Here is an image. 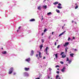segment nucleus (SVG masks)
<instances>
[{
	"instance_id": "1",
	"label": "nucleus",
	"mask_w": 79,
	"mask_h": 79,
	"mask_svg": "<svg viewBox=\"0 0 79 79\" xmlns=\"http://www.w3.org/2000/svg\"><path fill=\"white\" fill-rule=\"evenodd\" d=\"M10 70L9 72V74H11L12 73H13V68L11 67L10 69Z\"/></svg>"
},
{
	"instance_id": "2",
	"label": "nucleus",
	"mask_w": 79,
	"mask_h": 79,
	"mask_svg": "<svg viewBox=\"0 0 79 79\" xmlns=\"http://www.w3.org/2000/svg\"><path fill=\"white\" fill-rule=\"evenodd\" d=\"M23 75L25 77H27V76H29V74L27 73L26 72H24L23 73Z\"/></svg>"
},
{
	"instance_id": "3",
	"label": "nucleus",
	"mask_w": 79,
	"mask_h": 79,
	"mask_svg": "<svg viewBox=\"0 0 79 79\" xmlns=\"http://www.w3.org/2000/svg\"><path fill=\"white\" fill-rule=\"evenodd\" d=\"M65 69L66 67H64L63 69L61 70V71H62V73H64Z\"/></svg>"
},
{
	"instance_id": "4",
	"label": "nucleus",
	"mask_w": 79,
	"mask_h": 79,
	"mask_svg": "<svg viewBox=\"0 0 79 79\" xmlns=\"http://www.w3.org/2000/svg\"><path fill=\"white\" fill-rule=\"evenodd\" d=\"M24 69L26 71H27L29 70V68L25 67L24 68Z\"/></svg>"
},
{
	"instance_id": "5",
	"label": "nucleus",
	"mask_w": 79,
	"mask_h": 79,
	"mask_svg": "<svg viewBox=\"0 0 79 79\" xmlns=\"http://www.w3.org/2000/svg\"><path fill=\"white\" fill-rule=\"evenodd\" d=\"M68 45H69V42L65 43V44L64 45V47H66Z\"/></svg>"
},
{
	"instance_id": "6",
	"label": "nucleus",
	"mask_w": 79,
	"mask_h": 79,
	"mask_svg": "<svg viewBox=\"0 0 79 79\" xmlns=\"http://www.w3.org/2000/svg\"><path fill=\"white\" fill-rule=\"evenodd\" d=\"M30 60H31V58H28L27 59H26L25 61L28 62L30 61Z\"/></svg>"
},
{
	"instance_id": "7",
	"label": "nucleus",
	"mask_w": 79,
	"mask_h": 79,
	"mask_svg": "<svg viewBox=\"0 0 79 79\" xmlns=\"http://www.w3.org/2000/svg\"><path fill=\"white\" fill-rule=\"evenodd\" d=\"M34 51L33 50H31V53L30 54V55L31 56H32L34 55Z\"/></svg>"
},
{
	"instance_id": "8",
	"label": "nucleus",
	"mask_w": 79,
	"mask_h": 79,
	"mask_svg": "<svg viewBox=\"0 0 79 79\" xmlns=\"http://www.w3.org/2000/svg\"><path fill=\"white\" fill-rule=\"evenodd\" d=\"M65 32H66V31H64L62 33L60 34L59 35V37H60V36H61V35H63V34H64V33Z\"/></svg>"
},
{
	"instance_id": "9",
	"label": "nucleus",
	"mask_w": 79,
	"mask_h": 79,
	"mask_svg": "<svg viewBox=\"0 0 79 79\" xmlns=\"http://www.w3.org/2000/svg\"><path fill=\"white\" fill-rule=\"evenodd\" d=\"M35 21V19H31L30 20V21Z\"/></svg>"
},
{
	"instance_id": "10",
	"label": "nucleus",
	"mask_w": 79,
	"mask_h": 79,
	"mask_svg": "<svg viewBox=\"0 0 79 79\" xmlns=\"http://www.w3.org/2000/svg\"><path fill=\"white\" fill-rule=\"evenodd\" d=\"M48 47H47L45 49V50L44 51V52H45V51H48Z\"/></svg>"
},
{
	"instance_id": "11",
	"label": "nucleus",
	"mask_w": 79,
	"mask_h": 79,
	"mask_svg": "<svg viewBox=\"0 0 79 79\" xmlns=\"http://www.w3.org/2000/svg\"><path fill=\"white\" fill-rule=\"evenodd\" d=\"M41 52H39V56L40 58H41V57H42V56H41Z\"/></svg>"
},
{
	"instance_id": "12",
	"label": "nucleus",
	"mask_w": 79,
	"mask_h": 79,
	"mask_svg": "<svg viewBox=\"0 0 79 79\" xmlns=\"http://www.w3.org/2000/svg\"><path fill=\"white\" fill-rule=\"evenodd\" d=\"M66 55H63L62 56V58H64L66 57Z\"/></svg>"
},
{
	"instance_id": "13",
	"label": "nucleus",
	"mask_w": 79,
	"mask_h": 79,
	"mask_svg": "<svg viewBox=\"0 0 79 79\" xmlns=\"http://www.w3.org/2000/svg\"><path fill=\"white\" fill-rule=\"evenodd\" d=\"M62 7L61 6H57V8L59 9H61L62 8Z\"/></svg>"
},
{
	"instance_id": "14",
	"label": "nucleus",
	"mask_w": 79,
	"mask_h": 79,
	"mask_svg": "<svg viewBox=\"0 0 79 79\" xmlns=\"http://www.w3.org/2000/svg\"><path fill=\"white\" fill-rule=\"evenodd\" d=\"M54 55H55V56L56 58H58V54H54Z\"/></svg>"
},
{
	"instance_id": "15",
	"label": "nucleus",
	"mask_w": 79,
	"mask_h": 79,
	"mask_svg": "<svg viewBox=\"0 0 79 79\" xmlns=\"http://www.w3.org/2000/svg\"><path fill=\"white\" fill-rule=\"evenodd\" d=\"M58 4V2H55L53 3L54 5H56Z\"/></svg>"
},
{
	"instance_id": "16",
	"label": "nucleus",
	"mask_w": 79,
	"mask_h": 79,
	"mask_svg": "<svg viewBox=\"0 0 79 79\" xmlns=\"http://www.w3.org/2000/svg\"><path fill=\"white\" fill-rule=\"evenodd\" d=\"M70 56H71L72 57H73V56L74 55V54L73 53H72L71 54H70Z\"/></svg>"
},
{
	"instance_id": "17",
	"label": "nucleus",
	"mask_w": 79,
	"mask_h": 79,
	"mask_svg": "<svg viewBox=\"0 0 79 79\" xmlns=\"http://www.w3.org/2000/svg\"><path fill=\"white\" fill-rule=\"evenodd\" d=\"M71 62H72V60H71H71L69 61V64H70L71 63Z\"/></svg>"
},
{
	"instance_id": "18",
	"label": "nucleus",
	"mask_w": 79,
	"mask_h": 79,
	"mask_svg": "<svg viewBox=\"0 0 79 79\" xmlns=\"http://www.w3.org/2000/svg\"><path fill=\"white\" fill-rule=\"evenodd\" d=\"M56 12L57 13H60V11L59 10H58L56 9Z\"/></svg>"
},
{
	"instance_id": "19",
	"label": "nucleus",
	"mask_w": 79,
	"mask_h": 79,
	"mask_svg": "<svg viewBox=\"0 0 79 79\" xmlns=\"http://www.w3.org/2000/svg\"><path fill=\"white\" fill-rule=\"evenodd\" d=\"M2 53L3 54H6V51H4L3 52H2Z\"/></svg>"
},
{
	"instance_id": "20",
	"label": "nucleus",
	"mask_w": 79,
	"mask_h": 79,
	"mask_svg": "<svg viewBox=\"0 0 79 79\" xmlns=\"http://www.w3.org/2000/svg\"><path fill=\"white\" fill-rule=\"evenodd\" d=\"M42 47H43V44H42L40 46V49H41L42 48Z\"/></svg>"
},
{
	"instance_id": "21",
	"label": "nucleus",
	"mask_w": 79,
	"mask_h": 79,
	"mask_svg": "<svg viewBox=\"0 0 79 79\" xmlns=\"http://www.w3.org/2000/svg\"><path fill=\"white\" fill-rule=\"evenodd\" d=\"M51 14H52V12H50L47 13V15H51Z\"/></svg>"
},
{
	"instance_id": "22",
	"label": "nucleus",
	"mask_w": 79,
	"mask_h": 79,
	"mask_svg": "<svg viewBox=\"0 0 79 79\" xmlns=\"http://www.w3.org/2000/svg\"><path fill=\"white\" fill-rule=\"evenodd\" d=\"M59 77V75H58L56 76V79H58V78Z\"/></svg>"
},
{
	"instance_id": "23",
	"label": "nucleus",
	"mask_w": 79,
	"mask_h": 79,
	"mask_svg": "<svg viewBox=\"0 0 79 79\" xmlns=\"http://www.w3.org/2000/svg\"><path fill=\"white\" fill-rule=\"evenodd\" d=\"M43 7H44V8L45 9H46V8H47V6H43Z\"/></svg>"
},
{
	"instance_id": "24",
	"label": "nucleus",
	"mask_w": 79,
	"mask_h": 79,
	"mask_svg": "<svg viewBox=\"0 0 79 79\" xmlns=\"http://www.w3.org/2000/svg\"><path fill=\"white\" fill-rule=\"evenodd\" d=\"M60 63L62 64H64V62L63 61H60Z\"/></svg>"
},
{
	"instance_id": "25",
	"label": "nucleus",
	"mask_w": 79,
	"mask_h": 79,
	"mask_svg": "<svg viewBox=\"0 0 79 79\" xmlns=\"http://www.w3.org/2000/svg\"><path fill=\"white\" fill-rule=\"evenodd\" d=\"M67 60H66V61H69V58H68V57H67Z\"/></svg>"
},
{
	"instance_id": "26",
	"label": "nucleus",
	"mask_w": 79,
	"mask_h": 79,
	"mask_svg": "<svg viewBox=\"0 0 79 79\" xmlns=\"http://www.w3.org/2000/svg\"><path fill=\"white\" fill-rule=\"evenodd\" d=\"M45 52L46 54H47V55H48V51H45Z\"/></svg>"
},
{
	"instance_id": "27",
	"label": "nucleus",
	"mask_w": 79,
	"mask_h": 79,
	"mask_svg": "<svg viewBox=\"0 0 79 79\" xmlns=\"http://www.w3.org/2000/svg\"><path fill=\"white\" fill-rule=\"evenodd\" d=\"M78 8V6H77L75 7V9H77Z\"/></svg>"
},
{
	"instance_id": "28",
	"label": "nucleus",
	"mask_w": 79,
	"mask_h": 79,
	"mask_svg": "<svg viewBox=\"0 0 79 79\" xmlns=\"http://www.w3.org/2000/svg\"><path fill=\"white\" fill-rule=\"evenodd\" d=\"M38 10H40V6H39L38 7Z\"/></svg>"
},
{
	"instance_id": "29",
	"label": "nucleus",
	"mask_w": 79,
	"mask_h": 79,
	"mask_svg": "<svg viewBox=\"0 0 79 79\" xmlns=\"http://www.w3.org/2000/svg\"><path fill=\"white\" fill-rule=\"evenodd\" d=\"M59 67H60V66L58 65H57L56 66V68H59Z\"/></svg>"
},
{
	"instance_id": "30",
	"label": "nucleus",
	"mask_w": 79,
	"mask_h": 79,
	"mask_svg": "<svg viewBox=\"0 0 79 79\" xmlns=\"http://www.w3.org/2000/svg\"><path fill=\"white\" fill-rule=\"evenodd\" d=\"M41 42H42V43H44V40H42Z\"/></svg>"
},
{
	"instance_id": "31",
	"label": "nucleus",
	"mask_w": 79,
	"mask_h": 79,
	"mask_svg": "<svg viewBox=\"0 0 79 79\" xmlns=\"http://www.w3.org/2000/svg\"><path fill=\"white\" fill-rule=\"evenodd\" d=\"M59 6H61V4L59 3L58 4Z\"/></svg>"
},
{
	"instance_id": "32",
	"label": "nucleus",
	"mask_w": 79,
	"mask_h": 79,
	"mask_svg": "<svg viewBox=\"0 0 79 79\" xmlns=\"http://www.w3.org/2000/svg\"><path fill=\"white\" fill-rule=\"evenodd\" d=\"M60 45H58L57 47V48H60Z\"/></svg>"
},
{
	"instance_id": "33",
	"label": "nucleus",
	"mask_w": 79,
	"mask_h": 79,
	"mask_svg": "<svg viewBox=\"0 0 79 79\" xmlns=\"http://www.w3.org/2000/svg\"><path fill=\"white\" fill-rule=\"evenodd\" d=\"M44 32H45L46 31H47V29H45L44 30Z\"/></svg>"
},
{
	"instance_id": "34",
	"label": "nucleus",
	"mask_w": 79,
	"mask_h": 79,
	"mask_svg": "<svg viewBox=\"0 0 79 79\" xmlns=\"http://www.w3.org/2000/svg\"><path fill=\"white\" fill-rule=\"evenodd\" d=\"M74 51L75 52H77V49H75Z\"/></svg>"
},
{
	"instance_id": "35",
	"label": "nucleus",
	"mask_w": 79,
	"mask_h": 79,
	"mask_svg": "<svg viewBox=\"0 0 79 79\" xmlns=\"http://www.w3.org/2000/svg\"><path fill=\"white\" fill-rule=\"evenodd\" d=\"M56 73H57V74H59L60 73V72L58 71H57L56 72Z\"/></svg>"
},
{
	"instance_id": "36",
	"label": "nucleus",
	"mask_w": 79,
	"mask_h": 79,
	"mask_svg": "<svg viewBox=\"0 0 79 79\" xmlns=\"http://www.w3.org/2000/svg\"><path fill=\"white\" fill-rule=\"evenodd\" d=\"M16 73L15 72L13 74V75H16Z\"/></svg>"
},
{
	"instance_id": "37",
	"label": "nucleus",
	"mask_w": 79,
	"mask_h": 79,
	"mask_svg": "<svg viewBox=\"0 0 79 79\" xmlns=\"http://www.w3.org/2000/svg\"><path fill=\"white\" fill-rule=\"evenodd\" d=\"M49 71H52V69L50 68H49Z\"/></svg>"
},
{
	"instance_id": "38",
	"label": "nucleus",
	"mask_w": 79,
	"mask_h": 79,
	"mask_svg": "<svg viewBox=\"0 0 79 79\" xmlns=\"http://www.w3.org/2000/svg\"><path fill=\"white\" fill-rule=\"evenodd\" d=\"M63 53H64V52H62L60 54V55H62V54H63Z\"/></svg>"
},
{
	"instance_id": "39",
	"label": "nucleus",
	"mask_w": 79,
	"mask_h": 79,
	"mask_svg": "<svg viewBox=\"0 0 79 79\" xmlns=\"http://www.w3.org/2000/svg\"><path fill=\"white\" fill-rule=\"evenodd\" d=\"M54 45H55V46H56V42L55 43Z\"/></svg>"
},
{
	"instance_id": "40",
	"label": "nucleus",
	"mask_w": 79,
	"mask_h": 79,
	"mask_svg": "<svg viewBox=\"0 0 79 79\" xmlns=\"http://www.w3.org/2000/svg\"><path fill=\"white\" fill-rule=\"evenodd\" d=\"M70 39H71L69 37L68 39V41H69V40Z\"/></svg>"
},
{
	"instance_id": "41",
	"label": "nucleus",
	"mask_w": 79,
	"mask_h": 79,
	"mask_svg": "<svg viewBox=\"0 0 79 79\" xmlns=\"http://www.w3.org/2000/svg\"><path fill=\"white\" fill-rule=\"evenodd\" d=\"M38 54H36V57H38Z\"/></svg>"
},
{
	"instance_id": "42",
	"label": "nucleus",
	"mask_w": 79,
	"mask_h": 79,
	"mask_svg": "<svg viewBox=\"0 0 79 79\" xmlns=\"http://www.w3.org/2000/svg\"><path fill=\"white\" fill-rule=\"evenodd\" d=\"M44 33H42V34H41V35L42 36H43V35H44Z\"/></svg>"
},
{
	"instance_id": "43",
	"label": "nucleus",
	"mask_w": 79,
	"mask_h": 79,
	"mask_svg": "<svg viewBox=\"0 0 79 79\" xmlns=\"http://www.w3.org/2000/svg\"><path fill=\"white\" fill-rule=\"evenodd\" d=\"M48 79H50V77L48 76Z\"/></svg>"
},
{
	"instance_id": "44",
	"label": "nucleus",
	"mask_w": 79,
	"mask_h": 79,
	"mask_svg": "<svg viewBox=\"0 0 79 79\" xmlns=\"http://www.w3.org/2000/svg\"><path fill=\"white\" fill-rule=\"evenodd\" d=\"M65 52H67V49H66V48H65Z\"/></svg>"
},
{
	"instance_id": "45",
	"label": "nucleus",
	"mask_w": 79,
	"mask_h": 79,
	"mask_svg": "<svg viewBox=\"0 0 79 79\" xmlns=\"http://www.w3.org/2000/svg\"><path fill=\"white\" fill-rule=\"evenodd\" d=\"M49 39H50L51 38V37L50 36H49L48 37Z\"/></svg>"
},
{
	"instance_id": "46",
	"label": "nucleus",
	"mask_w": 79,
	"mask_h": 79,
	"mask_svg": "<svg viewBox=\"0 0 79 79\" xmlns=\"http://www.w3.org/2000/svg\"><path fill=\"white\" fill-rule=\"evenodd\" d=\"M35 79H40V78L39 77L35 78Z\"/></svg>"
},
{
	"instance_id": "47",
	"label": "nucleus",
	"mask_w": 79,
	"mask_h": 79,
	"mask_svg": "<svg viewBox=\"0 0 79 79\" xmlns=\"http://www.w3.org/2000/svg\"><path fill=\"white\" fill-rule=\"evenodd\" d=\"M21 29V27H19V29Z\"/></svg>"
},
{
	"instance_id": "48",
	"label": "nucleus",
	"mask_w": 79,
	"mask_h": 79,
	"mask_svg": "<svg viewBox=\"0 0 79 79\" xmlns=\"http://www.w3.org/2000/svg\"><path fill=\"white\" fill-rule=\"evenodd\" d=\"M73 39H75V37H73Z\"/></svg>"
},
{
	"instance_id": "49",
	"label": "nucleus",
	"mask_w": 79,
	"mask_h": 79,
	"mask_svg": "<svg viewBox=\"0 0 79 79\" xmlns=\"http://www.w3.org/2000/svg\"><path fill=\"white\" fill-rule=\"evenodd\" d=\"M62 28L63 29L64 28V26H63Z\"/></svg>"
},
{
	"instance_id": "50",
	"label": "nucleus",
	"mask_w": 79,
	"mask_h": 79,
	"mask_svg": "<svg viewBox=\"0 0 79 79\" xmlns=\"http://www.w3.org/2000/svg\"><path fill=\"white\" fill-rule=\"evenodd\" d=\"M43 59H45V56H44L43 57Z\"/></svg>"
},
{
	"instance_id": "51",
	"label": "nucleus",
	"mask_w": 79,
	"mask_h": 79,
	"mask_svg": "<svg viewBox=\"0 0 79 79\" xmlns=\"http://www.w3.org/2000/svg\"><path fill=\"white\" fill-rule=\"evenodd\" d=\"M72 23H74V20H72Z\"/></svg>"
},
{
	"instance_id": "52",
	"label": "nucleus",
	"mask_w": 79,
	"mask_h": 79,
	"mask_svg": "<svg viewBox=\"0 0 79 79\" xmlns=\"http://www.w3.org/2000/svg\"><path fill=\"white\" fill-rule=\"evenodd\" d=\"M74 23H75V24H77V22H74Z\"/></svg>"
},
{
	"instance_id": "53",
	"label": "nucleus",
	"mask_w": 79,
	"mask_h": 79,
	"mask_svg": "<svg viewBox=\"0 0 79 79\" xmlns=\"http://www.w3.org/2000/svg\"><path fill=\"white\" fill-rule=\"evenodd\" d=\"M53 33H54V32H52V35H53Z\"/></svg>"
},
{
	"instance_id": "54",
	"label": "nucleus",
	"mask_w": 79,
	"mask_h": 79,
	"mask_svg": "<svg viewBox=\"0 0 79 79\" xmlns=\"http://www.w3.org/2000/svg\"><path fill=\"white\" fill-rule=\"evenodd\" d=\"M42 20H43V19H44V18L42 17Z\"/></svg>"
},
{
	"instance_id": "55",
	"label": "nucleus",
	"mask_w": 79,
	"mask_h": 79,
	"mask_svg": "<svg viewBox=\"0 0 79 79\" xmlns=\"http://www.w3.org/2000/svg\"><path fill=\"white\" fill-rule=\"evenodd\" d=\"M19 31V30H17V32H18Z\"/></svg>"
},
{
	"instance_id": "56",
	"label": "nucleus",
	"mask_w": 79,
	"mask_h": 79,
	"mask_svg": "<svg viewBox=\"0 0 79 79\" xmlns=\"http://www.w3.org/2000/svg\"><path fill=\"white\" fill-rule=\"evenodd\" d=\"M59 69H59V68H58V69H57V70H59Z\"/></svg>"
},
{
	"instance_id": "57",
	"label": "nucleus",
	"mask_w": 79,
	"mask_h": 79,
	"mask_svg": "<svg viewBox=\"0 0 79 79\" xmlns=\"http://www.w3.org/2000/svg\"><path fill=\"white\" fill-rule=\"evenodd\" d=\"M58 79H61V78H59Z\"/></svg>"
},
{
	"instance_id": "58",
	"label": "nucleus",
	"mask_w": 79,
	"mask_h": 79,
	"mask_svg": "<svg viewBox=\"0 0 79 79\" xmlns=\"http://www.w3.org/2000/svg\"><path fill=\"white\" fill-rule=\"evenodd\" d=\"M66 48V49H68V48Z\"/></svg>"
},
{
	"instance_id": "59",
	"label": "nucleus",
	"mask_w": 79,
	"mask_h": 79,
	"mask_svg": "<svg viewBox=\"0 0 79 79\" xmlns=\"http://www.w3.org/2000/svg\"><path fill=\"white\" fill-rule=\"evenodd\" d=\"M56 42H58V40H56Z\"/></svg>"
},
{
	"instance_id": "60",
	"label": "nucleus",
	"mask_w": 79,
	"mask_h": 79,
	"mask_svg": "<svg viewBox=\"0 0 79 79\" xmlns=\"http://www.w3.org/2000/svg\"><path fill=\"white\" fill-rule=\"evenodd\" d=\"M2 48V50H3V48Z\"/></svg>"
},
{
	"instance_id": "61",
	"label": "nucleus",
	"mask_w": 79,
	"mask_h": 79,
	"mask_svg": "<svg viewBox=\"0 0 79 79\" xmlns=\"http://www.w3.org/2000/svg\"><path fill=\"white\" fill-rule=\"evenodd\" d=\"M42 18H43V16H42Z\"/></svg>"
},
{
	"instance_id": "62",
	"label": "nucleus",
	"mask_w": 79,
	"mask_h": 79,
	"mask_svg": "<svg viewBox=\"0 0 79 79\" xmlns=\"http://www.w3.org/2000/svg\"><path fill=\"white\" fill-rule=\"evenodd\" d=\"M66 65H67V66H68V64H67Z\"/></svg>"
},
{
	"instance_id": "63",
	"label": "nucleus",
	"mask_w": 79,
	"mask_h": 79,
	"mask_svg": "<svg viewBox=\"0 0 79 79\" xmlns=\"http://www.w3.org/2000/svg\"><path fill=\"white\" fill-rule=\"evenodd\" d=\"M52 79V78H51V79Z\"/></svg>"
},
{
	"instance_id": "64",
	"label": "nucleus",
	"mask_w": 79,
	"mask_h": 79,
	"mask_svg": "<svg viewBox=\"0 0 79 79\" xmlns=\"http://www.w3.org/2000/svg\"><path fill=\"white\" fill-rule=\"evenodd\" d=\"M38 58V59H39V58Z\"/></svg>"
}]
</instances>
